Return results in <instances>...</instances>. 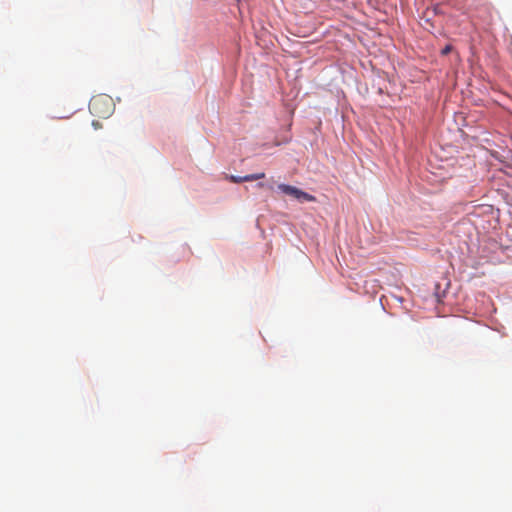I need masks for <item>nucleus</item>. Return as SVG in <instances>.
<instances>
[{
	"label": "nucleus",
	"instance_id": "obj_1",
	"mask_svg": "<svg viewBox=\"0 0 512 512\" xmlns=\"http://www.w3.org/2000/svg\"><path fill=\"white\" fill-rule=\"evenodd\" d=\"M113 109L110 98L104 95L94 96L89 102V110L92 114L100 118L108 117Z\"/></svg>",
	"mask_w": 512,
	"mask_h": 512
},
{
	"label": "nucleus",
	"instance_id": "obj_2",
	"mask_svg": "<svg viewBox=\"0 0 512 512\" xmlns=\"http://www.w3.org/2000/svg\"><path fill=\"white\" fill-rule=\"evenodd\" d=\"M277 189L283 194L290 196L291 198L296 199L297 201L303 202H314L316 201L315 196L288 184H279Z\"/></svg>",
	"mask_w": 512,
	"mask_h": 512
},
{
	"label": "nucleus",
	"instance_id": "obj_3",
	"mask_svg": "<svg viewBox=\"0 0 512 512\" xmlns=\"http://www.w3.org/2000/svg\"><path fill=\"white\" fill-rule=\"evenodd\" d=\"M264 177H265V173L261 172V173L249 174V175L243 176V179H245L247 181H254V180L262 179Z\"/></svg>",
	"mask_w": 512,
	"mask_h": 512
},
{
	"label": "nucleus",
	"instance_id": "obj_4",
	"mask_svg": "<svg viewBox=\"0 0 512 512\" xmlns=\"http://www.w3.org/2000/svg\"><path fill=\"white\" fill-rule=\"evenodd\" d=\"M229 180L233 183H241V182H245L246 180L243 179V177H240V176H234V175H231L229 177Z\"/></svg>",
	"mask_w": 512,
	"mask_h": 512
},
{
	"label": "nucleus",
	"instance_id": "obj_5",
	"mask_svg": "<svg viewBox=\"0 0 512 512\" xmlns=\"http://www.w3.org/2000/svg\"><path fill=\"white\" fill-rule=\"evenodd\" d=\"M451 51H452V46H451V45H446V46L441 50V54H442V55H447V54H449Z\"/></svg>",
	"mask_w": 512,
	"mask_h": 512
},
{
	"label": "nucleus",
	"instance_id": "obj_6",
	"mask_svg": "<svg viewBox=\"0 0 512 512\" xmlns=\"http://www.w3.org/2000/svg\"><path fill=\"white\" fill-rule=\"evenodd\" d=\"M264 186H265L264 183H262V182L258 183V187L263 188Z\"/></svg>",
	"mask_w": 512,
	"mask_h": 512
}]
</instances>
